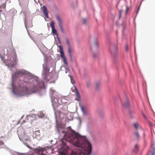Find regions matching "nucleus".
I'll return each instance as SVG.
<instances>
[{
    "instance_id": "7ed1b4c3",
    "label": "nucleus",
    "mask_w": 155,
    "mask_h": 155,
    "mask_svg": "<svg viewBox=\"0 0 155 155\" xmlns=\"http://www.w3.org/2000/svg\"><path fill=\"white\" fill-rule=\"evenodd\" d=\"M43 152L42 148H37L29 151L28 153L25 154L26 155H39L41 152L42 153Z\"/></svg>"
},
{
    "instance_id": "2eb2a0df",
    "label": "nucleus",
    "mask_w": 155,
    "mask_h": 155,
    "mask_svg": "<svg viewBox=\"0 0 155 155\" xmlns=\"http://www.w3.org/2000/svg\"><path fill=\"white\" fill-rule=\"evenodd\" d=\"M86 86L87 87H89L91 86V82L90 81H87L86 83Z\"/></svg>"
},
{
    "instance_id": "b1692460",
    "label": "nucleus",
    "mask_w": 155,
    "mask_h": 155,
    "mask_svg": "<svg viewBox=\"0 0 155 155\" xmlns=\"http://www.w3.org/2000/svg\"><path fill=\"white\" fill-rule=\"evenodd\" d=\"M63 147L66 148H67L66 150H68V149L69 148H68V147L67 146V145H66V144H65V143H63Z\"/></svg>"
},
{
    "instance_id": "6ab92c4d",
    "label": "nucleus",
    "mask_w": 155,
    "mask_h": 155,
    "mask_svg": "<svg viewBox=\"0 0 155 155\" xmlns=\"http://www.w3.org/2000/svg\"><path fill=\"white\" fill-rule=\"evenodd\" d=\"M126 10L125 14L127 15L130 10V7H128L127 5H126Z\"/></svg>"
},
{
    "instance_id": "412c9836",
    "label": "nucleus",
    "mask_w": 155,
    "mask_h": 155,
    "mask_svg": "<svg viewBox=\"0 0 155 155\" xmlns=\"http://www.w3.org/2000/svg\"><path fill=\"white\" fill-rule=\"evenodd\" d=\"M154 151H150L149 152L147 155H154Z\"/></svg>"
},
{
    "instance_id": "473e14b6",
    "label": "nucleus",
    "mask_w": 155,
    "mask_h": 155,
    "mask_svg": "<svg viewBox=\"0 0 155 155\" xmlns=\"http://www.w3.org/2000/svg\"><path fill=\"white\" fill-rule=\"evenodd\" d=\"M8 64H9L11 63V62H8Z\"/></svg>"
},
{
    "instance_id": "9d476101",
    "label": "nucleus",
    "mask_w": 155,
    "mask_h": 155,
    "mask_svg": "<svg viewBox=\"0 0 155 155\" xmlns=\"http://www.w3.org/2000/svg\"><path fill=\"white\" fill-rule=\"evenodd\" d=\"M40 135V132L39 130L35 131L33 134L32 136L34 138H36L39 137Z\"/></svg>"
},
{
    "instance_id": "bb28decb",
    "label": "nucleus",
    "mask_w": 155,
    "mask_h": 155,
    "mask_svg": "<svg viewBox=\"0 0 155 155\" xmlns=\"http://www.w3.org/2000/svg\"><path fill=\"white\" fill-rule=\"evenodd\" d=\"M69 69L68 68L67 69H65V73H67V72H69Z\"/></svg>"
},
{
    "instance_id": "0eeeda50",
    "label": "nucleus",
    "mask_w": 155,
    "mask_h": 155,
    "mask_svg": "<svg viewBox=\"0 0 155 155\" xmlns=\"http://www.w3.org/2000/svg\"><path fill=\"white\" fill-rule=\"evenodd\" d=\"M54 22L53 21H51L50 23V26L52 29V32L53 34L58 35V34L55 28Z\"/></svg>"
},
{
    "instance_id": "7c9ffc66",
    "label": "nucleus",
    "mask_w": 155,
    "mask_h": 155,
    "mask_svg": "<svg viewBox=\"0 0 155 155\" xmlns=\"http://www.w3.org/2000/svg\"><path fill=\"white\" fill-rule=\"evenodd\" d=\"M117 55V52H116V53L115 54H114V56H116V55Z\"/></svg>"
},
{
    "instance_id": "f704fd0d",
    "label": "nucleus",
    "mask_w": 155,
    "mask_h": 155,
    "mask_svg": "<svg viewBox=\"0 0 155 155\" xmlns=\"http://www.w3.org/2000/svg\"><path fill=\"white\" fill-rule=\"evenodd\" d=\"M97 46V44H95V46Z\"/></svg>"
},
{
    "instance_id": "c756f323",
    "label": "nucleus",
    "mask_w": 155,
    "mask_h": 155,
    "mask_svg": "<svg viewBox=\"0 0 155 155\" xmlns=\"http://www.w3.org/2000/svg\"><path fill=\"white\" fill-rule=\"evenodd\" d=\"M126 51H127L128 50V48L127 45H126Z\"/></svg>"
},
{
    "instance_id": "6e6552de",
    "label": "nucleus",
    "mask_w": 155,
    "mask_h": 155,
    "mask_svg": "<svg viewBox=\"0 0 155 155\" xmlns=\"http://www.w3.org/2000/svg\"><path fill=\"white\" fill-rule=\"evenodd\" d=\"M42 10V12L46 18H48V11L47 8L45 6L43 5V6Z\"/></svg>"
},
{
    "instance_id": "a211bd4d",
    "label": "nucleus",
    "mask_w": 155,
    "mask_h": 155,
    "mask_svg": "<svg viewBox=\"0 0 155 155\" xmlns=\"http://www.w3.org/2000/svg\"><path fill=\"white\" fill-rule=\"evenodd\" d=\"M139 146L138 145L136 144L135 145V151L136 152L138 151V149Z\"/></svg>"
},
{
    "instance_id": "ddd939ff",
    "label": "nucleus",
    "mask_w": 155,
    "mask_h": 155,
    "mask_svg": "<svg viewBox=\"0 0 155 155\" xmlns=\"http://www.w3.org/2000/svg\"><path fill=\"white\" fill-rule=\"evenodd\" d=\"M129 102L127 98H126V101L125 104H124V106L126 107H129Z\"/></svg>"
},
{
    "instance_id": "c85d7f7f",
    "label": "nucleus",
    "mask_w": 155,
    "mask_h": 155,
    "mask_svg": "<svg viewBox=\"0 0 155 155\" xmlns=\"http://www.w3.org/2000/svg\"><path fill=\"white\" fill-rule=\"evenodd\" d=\"M44 115H41V116H39V115H38V117L39 118H41L43 117H44Z\"/></svg>"
},
{
    "instance_id": "1a4fd4ad",
    "label": "nucleus",
    "mask_w": 155,
    "mask_h": 155,
    "mask_svg": "<svg viewBox=\"0 0 155 155\" xmlns=\"http://www.w3.org/2000/svg\"><path fill=\"white\" fill-rule=\"evenodd\" d=\"M16 59V55L14 54H11L8 55V60L10 61H15Z\"/></svg>"
},
{
    "instance_id": "f03ea898",
    "label": "nucleus",
    "mask_w": 155,
    "mask_h": 155,
    "mask_svg": "<svg viewBox=\"0 0 155 155\" xmlns=\"http://www.w3.org/2000/svg\"><path fill=\"white\" fill-rule=\"evenodd\" d=\"M25 71L24 70H19L17 71L15 74L12 76V87L13 91L16 90V88H17L18 91L24 94H29L36 92L38 90L36 86H33L31 83L29 82L25 81H20L18 82V85L16 86L14 85V79L20 74H24Z\"/></svg>"
},
{
    "instance_id": "4468645a",
    "label": "nucleus",
    "mask_w": 155,
    "mask_h": 155,
    "mask_svg": "<svg viewBox=\"0 0 155 155\" xmlns=\"http://www.w3.org/2000/svg\"><path fill=\"white\" fill-rule=\"evenodd\" d=\"M151 148L152 149V151H154V152L155 150V142L153 143H152Z\"/></svg>"
},
{
    "instance_id": "c9c22d12",
    "label": "nucleus",
    "mask_w": 155,
    "mask_h": 155,
    "mask_svg": "<svg viewBox=\"0 0 155 155\" xmlns=\"http://www.w3.org/2000/svg\"><path fill=\"white\" fill-rule=\"evenodd\" d=\"M34 1H35V0H34Z\"/></svg>"
},
{
    "instance_id": "f3484780",
    "label": "nucleus",
    "mask_w": 155,
    "mask_h": 155,
    "mask_svg": "<svg viewBox=\"0 0 155 155\" xmlns=\"http://www.w3.org/2000/svg\"><path fill=\"white\" fill-rule=\"evenodd\" d=\"M66 44L68 46V47L70 46L69 40L67 38L66 39Z\"/></svg>"
},
{
    "instance_id": "a878e982",
    "label": "nucleus",
    "mask_w": 155,
    "mask_h": 155,
    "mask_svg": "<svg viewBox=\"0 0 155 155\" xmlns=\"http://www.w3.org/2000/svg\"><path fill=\"white\" fill-rule=\"evenodd\" d=\"M4 143L3 141H0V146L3 145Z\"/></svg>"
},
{
    "instance_id": "423d86ee",
    "label": "nucleus",
    "mask_w": 155,
    "mask_h": 155,
    "mask_svg": "<svg viewBox=\"0 0 155 155\" xmlns=\"http://www.w3.org/2000/svg\"><path fill=\"white\" fill-rule=\"evenodd\" d=\"M19 138L20 140L23 141L25 143V141L30 140V138L29 137L25 134L21 135L20 137L19 136Z\"/></svg>"
},
{
    "instance_id": "dca6fc26",
    "label": "nucleus",
    "mask_w": 155,
    "mask_h": 155,
    "mask_svg": "<svg viewBox=\"0 0 155 155\" xmlns=\"http://www.w3.org/2000/svg\"><path fill=\"white\" fill-rule=\"evenodd\" d=\"M133 125L136 129H137V128H138L139 125L137 123H134Z\"/></svg>"
},
{
    "instance_id": "4be33fe9",
    "label": "nucleus",
    "mask_w": 155,
    "mask_h": 155,
    "mask_svg": "<svg viewBox=\"0 0 155 155\" xmlns=\"http://www.w3.org/2000/svg\"><path fill=\"white\" fill-rule=\"evenodd\" d=\"M100 85V83L99 82H97L96 83V87L97 89H98V87H99V86Z\"/></svg>"
},
{
    "instance_id": "5701e85b",
    "label": "nucleus",
    "mask_w": 155,
    "mask_h": 155,
    "mask_svg": "<svg viewBox=\"0 0 155 155\" xmlns=\"http://www.w3.org/2000/svg\"><path fill=\"white\" fill-rule=\"evenodd\" d=\"M122 12V10L121 9L119 11V18L120 19L121 16Z\"/></svg>"
},
{
    "instance_id": "aec40b11",
    "label": "nucleus",
    "mask_w": 155,
    "mask_h": 155,
    "mask_svg": "<svg viewBox=\"0 0 155 155\" xmlns=\"http://www.w3.org/2000/svg\"><path fill=\"white\" fill-rule=\"evenodd\" d=\"M98 53H94L93 54V57L94 58H96V57H97L98 55Z\"/></svg>"
},
{
    "instance_id": "393cba45",
    "label": "nucleus",
    "mask_w": 155,
    "mask_h": 155,
    "mask_svg": "<svg viewBox=\"0 0 155 155\" xmlns=\"http://www.w3.org/2000/svg\"><path fill=\"white\" fill-rule=\"evenodd\" d=\"M135 136L137 137H139V133L137 132H136L135 133Z\"/></svg>"
},
{
    "instance_id": "2f4dec72",
    "label": "nucleus",
    "mask_w": 155,
    "mask_h": 155,
    "mask_svg": "<svg viewBox=\"0 0 155 155\" xmlns=\"http://www.w3.org/2000/svg\"><path fill=\"white\" fill-rule=\"evenodd\" d=\"M2 12V10L1 9V8L0 7V12Z\"/></svg>"
},
{
    "instance_id": "f257e3e1",
    "label": "nucleus",
    "mask_w": 155,
    "mask_h": 155,
    "mask_svg": "<svg viewBox=\"0 0 155 155\" xmlns=\"http://www.w3.org/2000/svg\"><path fill=\"white\" fill-rule=\"evenodd\" d=\"M64 139L76 147L71 155H90L91 145L85 136H81L75 131L65 134Z\"/></svg>"
},
{
    "instance_id": "cd10ccee",
    "label": "nucleus",
    "mask_w": 155,
    "mask_h": 155,
    "mask_svg": "<svg viewBox=\"0 0 155 155\" xmlns=\"http://www.w3.org/2000/svg\"><path fill=\"white\" fill-rule=\"evenodd\" d=\"M86 23V20L85 19H84L83 20V23L84 24H85Z\"/></svg>"
},
{
    "instance_id": "f8f14e48",
    "label": "nucleus",
    "mask_w": 155,
    "mask_h": 155,
    "mask_svg": "<svg viewBox=\"0 0 155 155\" xmlns=\"http://www.w3.org/2000/svg\"><path fill=\"white\" fill-rule=\"evenodd\" d=\"M68 50L70 58L71 61H72V51L70 46L68 47Z\"/></svg>"
},
{
    "instance_id": "39448f33",
    "label": "nucleus",
    "mask_w": 155,
    "mask_h": 155,
    "mask_svg": "<svg viewBox=\"0 0 155 155\" xmlns=\"http://www.w3.org/2000/svg\"><path fill=\"white\" fill-rule=\"evenodd\" d=\"M56 17L58 21L59 26L62 32H64V30L62 25V21L61 19L60 18V16L58 15H57L56 16Z\"/></svg>"
},
{
    "instance_id": "9b49d317",
    "label": "nucleus",
    "mask_w": 155,
    "mask_h": 155,
    "mask_svg": "<svg viewBox=\"0 0 155 155\" xmlns=\"http://www.w3.org/2000/svg\"><path fill=\"white\" fill-rule=\"evenodd\" d=\"M75 94L77 97L76 98V100L79 101L80 99V95L78 91L77 88L75 87Z\"/></svg>"
},
{
    "instance_id": "72a5a7b5",
    "label": "nucleus",
    "mask_w": 155,
    "mask_h": 155,
    "mask_svg": "<svg viewBox=\"0 0 155 155\" xmlns=\"http://www.w3.org/2000/svg\"><path fill=\"white\" fill-rule=\"evenodd\" d=\"M143 117L145 118V115L143 114Z\"/></svg>"
},
{
    "instance_id": "20e7f679",
    "label": "nucleus",
    "mask_w": 155,
    "mask_h": 155,
    "mask_svg": "<svg viewBox=\"0 0 155 155\" xmlns=\"http://www.w3.org/2000/svg\"><path fill=\"white\" fill-rule=\"evenodd\" d=\"M59 52L61 54V57L62 58L64 63L66 65H68V63L66 58L64 55L62 46L60 45L59 46Z\"/></svg>"
}]
</instances>
